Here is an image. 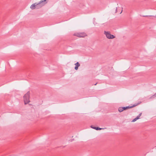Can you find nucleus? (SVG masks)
<instances>
[{"mask_svg":"<svg viewBox=\"0 0 156 156\" xmlns=\"http://www.w3.org/2000/svg\"><path fill=\"white\" fill-rule=\"evenodd\" d=\"M30 94V92L29 91H28L24 96V101L25 105L28 104L30 102L29 100Z\"/></svg>","mask_w":156,"mask_h":156,"instance_id":"nucleus-1","label":"nucleus"},{"mask_svg":"<svg viewBox=\"0 0 156 156\" xmlns=\"http://www.w3.org/2000/svg\"><path fill=\"white\" fill-rule=\"evenodd\" d=\"M104 34L105 35L106 37L108 39H112L115 37V36L111 34V33L109 31H105Z\"/></svg>","mask_w":156,"mask_h":156,"instance_id":"nucleus-2","label":"nucleus"},{"mask_svg":"<svg viewBox=\"0 0 156 156\" xmlns=\"http://www.w3.org/2000/svg\"><path fill=\"white\" fill-rule=\"evenodd\" d=\"M74 35L80 37H83L87 36V34L84 32H77L75 33Z\"/></svg>","mask_w":156,"mask_h":156,"instance_id":"nucleus-3","label":"nucleus"},{"mask_svg":"<svg viewBox=\"0 0 156 156\" xmlns=\"http://www.w3.org/2000/svg\"><path fill=\"white\" fill-rule=\"evenodd\" d=\"M36 2L32 4L30 6V8L31 9H37Z\"/></svg>","mask_w":156,"mask_h":156,"instance_id":"nucleus-4","label":"nucleus"},{"mask_svg":"<svg viewBox=\"0 0 156 156\" xmlns=\"http://www.w3.org/2000/svg\"><path fill=\"white\" fill-rule=\"evenodd\" d=\"M47 0H41L39 2L43 6L47 3V2H46Z\"/></svg>","mask_w":156,"mask_h":156,"instance_id":"nucleus-5","label":"nucleus"},{"mask_svg":"<svg viewBox=\"0 0 156 156\" xmlns=\"http://www.w3.org/2000/svg\"><path fill=\"white\" fill-rule=\"evenodd\" d=\"M36 5H37V9H39L43 6L42 5H41L39 2L38 3L36 2Z\"/></svg>","mask_w":156,"mask_h":156,"instance_id":"nucleus-6","label":"nucleus"},{"mask_svg":"<svg viewBox=\"0 0 156 156\" xmlns=\"http://www.w3.org/2000/svg\"><path fill=\"white\" fill-rule=\"evenodd\" d=\"M142 113H140L139 115L137 116L132 121V122H134L136 121L137 119H140V117L141 116Z\"/></svg>","mask_w":156,"mask_h":156,"instance_id":"nucleus-7","label":"nucleus"},{"mask_svg":"<svg viewBox=\"0 0 156 156\" xmlns=\"http://www.w3.org/2000/svg\"><path fill=\"white\" fill-rule=\"evenodd\" d=\"M136 105H134L133 106H127V107H123V110H126L129 109V108H132V107H134L136 106Z\"/></svg>","mask_w":156,"mask_h":156,"instance_id":"nucleus-8","label":"nucleus"},{"mask_svg":"<svg viewBox=\"0 0 156 156\" xmlns=\"http://www.w3.org/2000/svg\"><path fill=\"white\" fill-rule=\"evenodd\" d=\"M75 65V70H77L78 69V67L80 66V64L78 62H77L76 63Z\"/></svg>","mask_w":156,"mask_h":156,"instance_id":"nucleus-9","label":"nucleus"},{"mask_svg":"<svg viewBox=\"0 0 156 156\" xmlns=\"http://www.w3.org/2000/svg\"><path fill=\"white\" fill-rule=\"evenodd\" d=\"M91 127L93 129H95L96 130H101V129H102L101 128H99L98 127H93L92 126H91Z\"/></svg>","mask_w":156,"mask_h":156,"instance_id":"nucleus-10","label":"nucleus"},{"mask_svg":"<svg viewBox=\"0 0 156 156\" xmlns=\"http://www.w3.org/2000/svg\"><path fill=\"white\" fill-rule=\"evenodd\" d=\"M123 110L122 107H119V111L120 112H122Z\"/></svg>","mask_w":156,"mask_h":156,"instance_id":"nucleus-11","label":"nucleus"},{"mask_svg":"<svg viewBox=\"0 0 156 156\" xmlns=\"http://www.w3.org/2000/svg\"><path fill=\"white\" fill-rule=\"evenodd\" d=\"M156 97V93L154 94L150 98V99L154 98Z\"/></svg>","mask_w":156,"mask_h":156,"instance_id":"nucleus-12","label":"nucleus"},{"mask_svg":"<svg viewBox=\"0 0 156 156\" xmlns=\"http://www.w3.org/2000/svg\"><path fill=\"white\" fill-rule=\"evenodd\" d=\"M117 12V7H116V8L115 12Z\"/></svg>","mask_w":156,"mask_h":156,"instance_id":"nucleus-13","label":"nucleus"},{"mask_svg":"<svg viewBox=\"0 0 156 156\" xmlns=\"http://www.w3.org/2000/svg\"><path fill=\"white\" fill-rule=\"evenodd\" d=\"M97 83H96L95 84H94V85H96Z\"/></svg>","mask_w":156,"mask_h":156,"instance_id":"nucleus-14","label":"nucleus"}]
</instances>
